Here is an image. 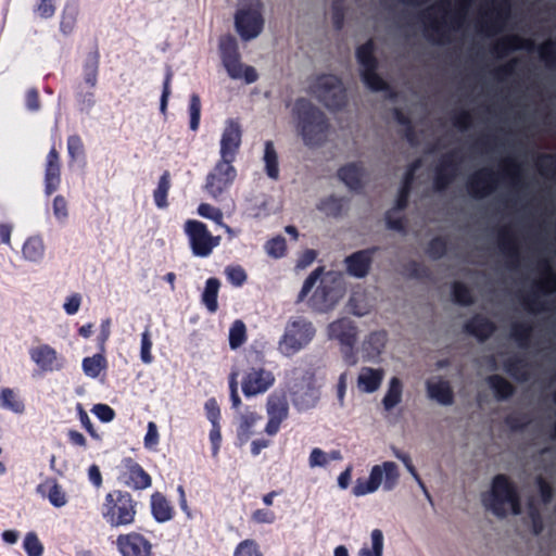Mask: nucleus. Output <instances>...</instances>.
I'll list each match as a JSON object with an SVG mask.
<instances>
[{"mask_svg": "<svg viewBox=\"0 0 556 556\" xmlns=\"http://www.w3.org/2000/svg\"><path fill=\"white\" fill-rule=\"evenodd\" d=\"M403 383L397 377H392L388 382V388L382 400V404L387 410L397 406L402 401Z\"/></svg>", "mask_w": 556, "mask_h": 556, "instance_id": "c756f323", "label": "nucleus"}, {"mask_svg": "<svg viewBox=\"0 0 556 556\" xmlns=\"http://www.w3.org/2000/svg\"><path fill=\"white\" fill-rule=\"evenodd\" d=\"M329 457L323 452L320 448H313L309 455V466L312 468L315 467H324L328 464Z\"/></svg>", "mask_w": 556, "mask_h": 556, "instance_id": "5fc2aeb1", "label": "nucleus"}, {"mask_svg": "<svg viewBox=\"0 0 556 556\" xmlns=\"http://www.w3.org/2000/svg\"><path fill=\"white\" fill-rule=\"evenodd\" d=\"M266 252L274 258H279L285 255L286 240L282 237H276L269 240L266 244Z\"/></svg>", "mask_w": 556, "mask_h": 556, "instance_id": "c03bdc74", "label": "nucleus"}, {"mask_svg": "<svg viewBox=\"0 0 556 556\" xmlns=\"http://www.w3.org/2000/svg\"><path fill=\"white\" fill-rule=\"evenodd\" d=\"M205 410L212 426L219 425L220 410L215 400H210L206 402Z\"/></svg>", "mask_w": 556, "mask_h": 556, "instance_id": "6e6d98bb", "label": "nucleus"}, {"mask_svg": "<svg viewBox=\"0 0 556 556\" xmlns=\"http://www.w3.org/2000/svg\"><path fill=\"white\" fill-rule=\"evenodd\" d=\"M1 401L2 406H4L8 409H11L14 413L20 414L24 412L23 402L16 399V396L11 390L5 389L1 391Z\"/></svg>", "mask_w": 556, "mask_h": 556, "instance_id": "79ce46f5", "label": "nucleus"}, {"mask_svg": "<svg viewBox=\"0 0 556 556\" xmlns=\"http://www.w3.org/2000/svg\"><path fill=\"white\" fill-rule=\"evenodd\" d=\"M388 342V336L384 331H371L362 340L358 352L365 362L376 363L383 354Z\"/></svg>", "mask_w": 556, "mask_h": 556, "instance_id": "a211bd4d", "label": "nucleus"}, {"mask_svg": "<svg viewBox=\"0 0 556 556\" xmlns=\"http://www.w3.org/2000/svg\"><path fill=\"white\" fill-rule=\"evenodd\" d=\"M185 229L191 251L198 257L208 256L219 244V237L212 236L206 226L201 222L188 220Z\"/></svg>", "mask_w": 556, "mask_h": 556, "instance_id": "f8f14e48", "label": "nucleus"}, {"mask_svg": "<svg viewBox=\"0 0 556 556\" xmlns=\"http://www.w3.org/2000/svg\"><path fill=\"white\" fill-rule=\"evenodd\" d=\"M220 50L224 66L231 79L241 80L247 85L253 84L258 79L256 68L240 61L237 43L233 38H224L220 41Z\"/></svg>", "mask_w": 556, "mask_h": 556, "instance_id": "6e6552de", "label": "nucleus"}, {"mask_svg": "<svg viewBox=\"0 0 556 556\" xmlns=\"http://www.w3.org/2000/svg\"><path fill=\"white\" fill-rule=\"evenodd\" d=\"M81 366L84 374L88 378L96 379L100 377V375L105 370L106 361L102 354H96L93 356L84 358Z\"/></svg>", "mask_w": 556, "mask_h": 556, "instance_id": "2f4dec72", "label": "nucleus"}, {"mask_svg": "<svg viewBox=\"0 0 556 556\" xmlns=\"http://www.w3.org/2000/svg\"><path fill=\"white\" fill-rule=\"evenodd\" d=\"M210 441L212 444V455L213 457H216L220 450V442H222V433L219 425L212 426V430L210 432Z\"/></svg>", "mask_w": 556, "mask_h": 556, "instance_id": "13d9d810", "label": "nucleus"}, {"mask_svg": "<svg viewBox=\"0 0 556 556\" xmlns=\"http://www.w3.org/2000/svg\"><path fill=\"white\" fill-rule=\"evenodd\" d=\"M242 126L238 119L227 118L219 135V156L222 161L233 162L242 143Z\"/></svg>", "mask_w": 556, "mask_h": 556, "instance_id": "4468645a", "label": "nucleus"}, {"mask_svg": "<svg viewBox=\"0 0 556 556\" xmlns=\"http://www.w3.org/2000/svg\"><path fill=\"white\" fill-rule=\"evenodd\" d=\"M453 293L455 301L460 304H468L471 301L468 289L460 283L454 286Z\"/></svg>", "mask_w": 556, "mask_h": 556, "instance_id": "bf43d9fd", "label": "nucleus"}, {"mask_svg": "<svg viewBox=\"0 0 556 556\" xmlns=\"http://www.w3.org/2000/svg\"><path fill=\"white\" fill-rule=\"evenodd\" d=\"M201 103L198 96H192L190 100V129L195 131L200 124Z\"/></svg>", "mask_w": 556, "mask_h": 556, "instance_id": "de8ad7c7", "label": "nucleus"}, {"mask_svg": "<svg viewBox=\"0 0 556 556\" xmlns=\"http://www.w3.org/2000/svg\"><path fill=\"white\" fill-rule=\"evenodd\" d=\"M102 516L112 528L131 525L136 517V506L131 496L121 491L109 493L105 496Z\"/></svg>", "mask_w": 556, "mask_h": 556, "instance_id": "39448f33", "label": "nucleus"}, {"mask_svg": "<svg viewBox=\"0 0 556 556\" xmlns=\"http://www.w3.org/2000/svg\"><path fill=\"white\" fill-rule=\"evenodd\" d=\"M63 307L68 315L77 313L80 307V296L78 294L71 295L65 301Z\"/></svg>", "mask_w": 556, "mask_h": 556, "instance_id": "680f3d73", "label": "nucleus"}, {"mask_svg": "<svg viewBox=\"0 0 556 556\" xmlns=\"http://www.w3.org/2000/svg\"><path fill=\"white\" fill-rule=\"evenodd\" d=\"M339 177L351 190H359L367 179V172L359 163H349L340 168Z\"/></svg>", "mask_w": 556, "mask_h": 556, "instance_id": "4be33fe9", "label": "nucleus"}, {"mask_svg": "<svg viewBox=\"0 0 556 556\" xmlns=\"http://www.w3.org/2000/svg\"><path fill=\"white\" fill-rule=\"evenodd\" d=\"M468 330L476 337L484 339L493 331V326L484 318H477L468 325Z\"/></svg>", "mask_w": 556, "mask_h": 556, "instance_id": "a19ab883", "label": "nucleus"}, {"mask_svg": "<svg viewBox=\"0 0 556 556\" xmlns=\"http://www.w3.org/2000/svg\"><path fill=\"white\" fill-rule=\"evenodd\" d=\"M170 79H172V73L168 72L166 74L165 81L163 85V92H162L161 103H160V109H161V112H163V113L166 111L168 98L170 94V90H169Z\"/></svg>", "mask_w": 556, "mask_h": 556, "instance_id": "052dcab7", "label": "nucleus"}, {"mask_svg": "<svg viewBox=\"0 0 556 556\" xmlns=\"http://www.w3.org/2000/svg\"><path fill=\"white\" fill-rule=\"evenodd\" d=\"M356 59L359 64V74L363 84L372 91L382 90L386 84L375 72L376 61L372 58V43L367 42L358 47L356 50Z\"/></svg>", "mask_w": 556, "mask_h": 556, "instance_id": "dca6fc26", "label": "nucleus"}, {"mask_svg": "<svg viewBox=\"0 0 556 556\" xmlns=\"http://www.w3.org/2000/svg\"><path fill=\"white\" fill-rule=\"evenodd\" d=\"M371 306L372 302L366 289L357 287L352 290L346 302V308L351 314L363 317L370 312Z\"/></svg>", "mask_w": 556, "mask_h": 556, "instance_id": "b1692460", "label": "nucleus"}, {"mask_svg": "<svg viewBox=\"0 0 556 556\" xmlns=\"http://www.w3.org/2000/svg\"><path fill=\"white\" fill-rule=\"evenodd\" d=\"M226 275L235 286H241L247 279L244 270L240 267H228L226 269Z\"/></svg>", "mask_w": 556, "mask_h": 556, "instance_id": "4d7b16f0", "label": "nucleus"}, {"mask_svg": "<svg viewBox=\"0 0 556 556\" xmlns=\"http://www.w3.org/2000/svg\"><path fill=\"white\" fill-rule=\"evenodd\" d=\"M238 376L239 371L237 369L232 370V372L229 376L230 399L233 408H239L241 404V400L238 394Z\"/></svg>", "mask_w": 556, "mask_h": 556, "instance_id": "3c124183", "label": "nucleus"}, {"mask_svg": "<svg viewBox=\"0 0 556 556\" xmlns=\"http://www.w3.org/2000/svg\"><path fill=\"white\" fill-rule=\"evenodd\" d=\"M275 375L261 366H250L243 372L242 392L245 396H256L267 392L275 383Z\"/></svg>", "mask_w": 556, "mask_h": 556, "instance_id": "2eb2a0df", "label": "nucleus"}, {"mask_svg": "<svg viewBox=\"0 0 556 556\" xmlns=\"http://www.w3.org/2000/svg\"><path fill=\"white\" fill-rule=\"evenodd\" d=\"M159 442V430L156 425L153 421L148 424V430L144 435V446L149 450H152L156 446Z\"/></svg>", "mask_w": 556, "mask_h": 556, "instance_id": "864d4df0", "label": "nucleus"}, {"mask_svg": "<svg viewBox=\"0 0 556 556\" xmlns=\"http://www.w3.org/2000/svg\"><path fill=\"white\" fill-rule=\"evenodd\" d=\"M313 324L304 318H296L289 321L285 333L279 340V352L285 356H293L309 344L315 336Z\"/></svg>", "mask_w": 556, "mask_h": 556, "instance_id": "0eeeda50", "label": "nucleus"}, {"mask_svg": "<svg viewBox=\"0 0 556 556\" xmlns=\"http://www.w3.org/2000/svg\"><path fill=\"white\" fill-rule=\"evenodd\" d=\"M151 348L152 341L150 339L149 331L146 330L141 334L140 358L147 365L152 363Z\"/></svg>", "mask_w": 556, "mask_h": 556, "instance_id": "8fccbe9b", "label": "nucleus"}, {"mask_svg": "<svg viewBox=\"0 0 556 556\" xmlns=\"http://www.w3.org/2000/svg\"><path fill=\"white\" fill-rule=\"evenodd\" d=\"M400 480L399 467L394 462H382L374 465L368 472L367 479H357L352 489L356 497L376 493L380 489L390 492L395 489Z\"/></svg>", "mask_w": 556, "mask_h": 556, "instance_id": "7ed1b4c3", "label": "nucleus"}, {"mask_svg": "<svg viewBox=\"0 0 556 556\" xmlns=\"http://www.w3.org/2000/svg\"><path fill=\"white\" fill-rule=\"evenodd\" d=\"M169 190V175L163 174L160 178L157 189L154 192V200L160 208L167 206V193Z\"/></svg>", "mask_w": 556, "mask_h": 556, "instance_id": "58836bf2", "label": "nucleus"}, {"mask_svg": "<svg viewBox=\"0 0 556 556\" xmlns=\"http://www.w3.org/2000/svg\"><path fill=\"white\" fill-rule=\"evenodd\" d=\"M409 180H410V174L407 175L404 186L401 188V190L399 191V194L396 195V199L394 202V207L387 213L386 219H387V225L390 229H393V230H402L403 229V224H402L401 218L393 219L392 216L395 215L402 208H404L406 205L407 197H408Z\"/></svg>", "mask_w": 556, "mask_h": 556, "instance_id": "bb28decb", "label": "nucleus"}, {"mask_svg": "<svg viewBox=\"0 0 556 556\" xmlns=\"http://www.w3.org/2000/svg\"><path fill=\"white\" fill-rule=\"evenodd\" d=\"M371 546L362 547L358 552V556H382L384 547L383 533L379 529H375L370 533Z\"/></svg>", "mask_w": 556, "mask_h": 556, "instance_id": "f704fd0d", "label": "nucleus"}, {"mask_svg": "<svg viewBox=\"0 0 556 556\" xmlns=\"http://www.w3.org/2000/svg\"><path fill=\"white\" fill-rule=\"evenodd\" d=\"M384 379V370L380 367L362 366L356 375L355 386L362 394L377 392Z\"/></svg>", "mask_w": 556, "mask_h": 556, "instance_id": "6ab92c4d", "label": "nucleus"}, {"mask_svg": "<svg viewBox=\"0 0 556 556\" xmlns=\"http://www.w3.org/2000/svg\"><path fill=\"white\" fill-rule=\"evenodd\" d=\"M116 546L121 556H151V542L137 532L119 534L116 538Z\"/></svg>", "mask_w": 556, "mask_h": 556, "instance_id": "f3484780", "label": "nucleus"}, {"mask_svg": "<svg viewBox=\"0 0 556 556\" xmlns=\"http://www.w3.org/2000/svg\"><path fill=\"white\" fill-rule=\"evenodd\" d=\"M316 98L328 109L342 108L346 101L345 89L341 80L334 75H323L316 79L313 87Z\"/></svg>", "mask_w": 556, "mask_h": 556, "instance_id": "9b49d317", "label": "nucleus"}, {"mask_svg": "<svg viewBox=\"0 0 556 556\" xmlns=\"http://www.w3.org/2000/svg\"><path fill=\"white\" fill-rule=\"evenodd\" d=\"M37 11L41 17L48 18L52 16L54 13L52 0H41V3L38 5Z\"/></svg>", "mask_w": 556, "mask_h": 556, "instance_id": "e2e57ef3", "label": "nucleus"}, {"mask_svg": "<svg viewBox=\"0 0 556 556\" xmlns=\"http://www.w3.org/2000/svg\"><path fill=\"white\" fill-rule=\"evenodd\" d=\"M316 287L313 295L315 307L320 312L333 309L344 295V279L339 271L315 269L304 281L300 296L308 294Z\"/></svg>", "mask_w": 556, "mask_h": 556, "instance_id": "f257e3e1", "label": "nucleus"}, {"mask_svg": "<svg viewBox=\"0 0 556 556\" xmlns=\"http://www.w3.org/2000/svg\"><path fill=\"white\" fill-rule=\"evenodd\" d=\"M88 477H89V480L97 486H101L102 484V476H101V472H100V469L98 466L96 465H92L89 467L88 469Z\"/></svg>", "mask_w": 556, "mask_h": 556, "instance_id": "774afa93", "label": "nucleus"}, {"mask_svg": "<svg viewBox=\"0 0 556 556\" xmlns=\"http://www.w3.org/2000/svg\"><path fill=\"white\" fill-rule=\"evenodd\" d=\"M37 492L55 507L61 508L67 504V496L63 488L53 479H47L37 488Z\"/></svg>", "mask_w": 556, "mask_h": 556, "instance_id": "a878e982", "label": "nucleus"}, {"mask_svg": "<svg viewBox=\"0 0 556 556\" xmlns=\"http://www.w3.org/2000/svg\"><path fill=\"white\" fill-rule=\"evenodd\" d=\"M229 345L232 350L241 346L247 339V328L241 320H236L229 330Z\"/></svg>", "mask_w": 556, "mask_h": 556, "instance_id": "4c0bfd02", "label": "nucleus"}, {"mask_svg": "<svg viewBox=\"0 0 556 556\" xmlns=\"http://www.w3.org/2000/svg\"><path fill=\"white\" fill-rule=\"evenodd\" d=\"M233 556H263V553L254 540L247 539L236 546Z\"/></svg>", "mask_w": 556, "mask_h": 556, "instance_id": "ea45409f", "label": "nucleus"}, {"mask_svg": "<svg viewBox=\"0 0 556 556\" xmlns=\"http://www.w3.org/2000/svg\"><path fill=\"white\" fill-rule=\"evenodd\" d=\"M372 257L368 251H358L345 257L344 265L350 276L362 279L369 273Z\"/></svg>", "mask_w": 556, "mask_h": 556, "instance_id": "412c9836", "label": "nucleus"}, {"mask_svg": "<svg viewBox=\"0 0 556 556\" xmlns=\"http://www.w3.org/2000/svg\"><path fill=\"white\" fill-rule=\"evenodd\" d=\"M236 176L237 172L232 163L219 160L207 174L204 189L213 199L218 200L235 181Z\"/></svg>", "mask_w": 556, "mask_h": 556, "instance_id": "ddd939ff", "label": "nucleus"}, {"mask_svg": "<svg viewBox=\"0 0 556 556\" xmlns=\"http://www.w3.org/2000/svg\"><path fill=\"white\" fill-rule=\"evenodd\" d=\"M490 386L498 397H507L513 392L511 386L501 377L490 378Z\"/></svg>", "mask_w": 556, "mask_h": 556, "instance_id": "a18cd8bd", "label": "nucleus"}, {"mask_svg": "<svg viewBox=\"0 0 556 556\" xmlns=\"http://www.w3.org/2000/svg\"><path fill=\"white\" fill-rule=\"evenodd\" d=\"M263 160L268 177L277 179L279 176L278 154L271 141L265 143Z\"/></svg>", "mask_w": 556, "mask_h": 556, "instance_id": "72a5a7b5", "label": "nucleus"}, {"mask_svg": "<svg viewBox=\"0 0 556 556\" xmlns=\"http://www.w3.org/2000/svg\"><path fill=\"white\" fill-rule=\"evenodd\" d=\"M261 417L253 412L245 410L239 416L238 437L241 442H247L257 432Z\"/></svg>", "mask_w": 556, "mask_h": 556, "instance_id": "cd10ccee", "label": "nucleus"}, {"mask_svg": "<svg viewBox=\"0 0 556 556\" xmlns=\"http://www.w3.org/2000/svg\"><path fill=\"white\" fill-rule=\"evenodd\" d=\"M274 518L275 517L273 513L264 509L256 510L253 514V519L260 523H270L274 521Z\"/></svg>", "mask_w": 556, "mask_h": 556, "instance_id": "338daca9", "label": "nucleus"}, {"mask_svg": "<svg viewBox=\"0 0 556 556\" xmlns=\"http://www.w3.org/2000/svg\"><path fill=\"white\" fill-rule=\"evenodd\" d=\"M23 255L26 260L36 262L43 255V244L38 238L28 239L23 247Z\"/></svg>", "mask_w": 556, "mask_h": 556, "instance_id": "e433bc0d", "label": "nucleus"}, {"mask_svg": "<svg viewBox=\"0 0 556 556\" xmlns=\"http://www.w3.org/2000/svg\"><path fill=\"white\" fill-rule=\"evenodd\" d=\"M261 0H241L235 17L236 29L243 40L257 38L264 28Z\"/></svg>", "mask_w": 556, "mask_h": 556, "instance_id": "423d86ee", "label": "nucleus"}, {"mask_svg": "<svg viewBox=\"0 0 556 556\" xmlns=\"http://www.w3.org/2000/svg\"><path fill=\"white\" fill-rule=\"evenodd\" d=\"M126 483L137 490H144L151 486V477L139 466L130 465L126 473Z\"/></svg>", "mask_w": 556, "mask_h": 556, "instance_id": "7c9ffc66", "label": "nucleus"}, {"mask_svg": "<svg viewBox=\"0 0 556 556\" xmlns=\"http://www.w3.org/2000/svg\"><path fill=\"white\" fill-rule=\"evenodd\" d=\"M91 412L102 422H110L115 417L114 410L106 404H96Z\"/></svg>", "mask_w": 556, "mask_h": 556, "instance_id": "09e8293b", "label": "nucleus"}, {"mask_svg": "<svg viewBox=\"0 0 556 556\" xmlns=\"http://www.w3.org/2000/svg\"><path fill=\"white\" fill-rule=\"evenodd\" d=\"M23 545L28 556H41L43 553L41 542L33 532L26 534Z\"/></svg>", "mask_w": 556, "mask_h": 556, "instance_id": "37998d69", "label": "nucleus"}, {"mask_svg": "<svg viewBox=\"0 0 556 556\" xmlns=\"http://www.w3.org/2000/svg\"><path fill=\"white\" fill-rule=\"evenodd\" d=\"M31 361L38 366L41 371H53L61 368L58 362L56 352L48 346L42 345L30 351Z\"/></svg>", "mask_w": 556, "mask_h": 556, "instance_id": "393cba45", "label": "nucleus"}, {"mask_svg": "<svg viewBox=\"0 0 556 556\" xmlns=\"http://www.w3.org/2000/svg\"><path fill=\"white\" fill-rule=\"evenodd\" d=\"M219 291V281L215 278H210L206 281L205 289L202 294V300L210 312L217 309V295Z\"/></svg>", "mask_w": 556, "mask_h": 556, "instance_id": "c9c22d12", "label": "nucleus"}, {"mask_svg": "<svg viewBox=\"0 0 556 556\" xmlns=\"http://www.w3.org/2000/svg\"><path fill=\"white\" fill-rule=\"evenodd\" d=\"M198 213L204 218L212 219L216 224H222L223 212L219 208H216L207 203H202L198 207Z\"/></svg>", "mask_w": 556, "mask_h": 556, "instance_id": "49530a36", "label": "nucleus"}, {"mask_svg": "<svg viewBox=\"0 0 556 556\" xmlns=\"http://www.w3.org/2000/svg\"><path fill=\"white\" fill-rule=\"evenodd\" d=\"M53 211H54V215L58 218H62V219L65 218L67 215L66 202L62 198L56 197L53 202Z\"/></svg>", "mask_w": 556, "mask_h": 556, "instance_id": "0e129e2a", "label": "nucleus"}, {"mask_svg": "<svg viewBox=\"0 0 556 556\" xmlns=\"http://www.w3.org/2000/svg\"><path fill=\"white\" fill-rule=\"evenodd\" d=\"M60 168L59 166H47L46 169V187L48 193L55 190L59 184Z\"/></svg>", "mask_w": 556, "mask_h": 556, "instance_id": "603ef678", "label": "nucleus"}, {"mask_svg": "<svg viewBox=\"0 0 556 556\" xmlns=\"http://www.w3.org/2000/svg\"><path fill=\"white\" fill-rule=\"evenodd\" d=\"M316 257V254L313 250H307L305 251L301 258L298 261V264H296V268H306L307 266H309L314 260Z\"/></svg>", "mask_w": 556, "mask_h": 556, "instance_id": "69168bd1", "label": "nucleus"}, {"mask_svg": "<svg viewBox=\"0 0 556 556\" xmlns=\"http://www.w3.org/2000/svg\"><path fill=\"white\" fill-rule=\"evenodd\" d=\"M288 402L283 394L274 393L267 401V414L269 420L266 426V432L270 435L275 434L281 421L288 416Z\"/></svg>", "mask_w": 556, "mask_h": 556, "instance_id": "aec40b11", "label": "nucleus"}, {"mask_svg": "<svg viewBox=\"0 0 556 556\" xmlns=\"http://www.w3.org/2000/svg\"><path fill=\"white\" fill-rule=\"evenodd\" d=\"M427 393L430 400L443 406L453 404V391L450 383L440 377L427 381Z\"/></svg>", "mask_w": 556, "mask_h": 556, "instance_id": "5701e85b", "label": "nucleus"}, {"mask_svg": "<svg viewBox=\"0 0 556 556\" xmlns=\"http://www.w3.org/2000/svg\"><path fill=\"white\" fill-rule=\"evenodd\" d=\"M290 392L294 406L300 410L314 407L319 400L315 375L311 371H299L290 386Z\"/></svg>", "mask_w": 556, "mask_h": 556, "instance_id": "1a4fd4ad", "label": "nucleus"}, {"mask_svg": "<svg viewBox=\"0 0 556 556\" xmlns=\"http://www.w3.org/2000/svg\"><path fill=\"white\" fill-rule=\"evenodd\" d=\"M325 334L328 340L337 341L346 361L355 364L352 350L357 340V327L348 317H341L329 323L325 328Z\"/></svg>", "mask_w": 556, "mask_h": 556, "instance_id": "9d476101", "label": "nucleus"}, {"mask_svg": "<svg viewBox=\"0 0 556 556\" xmlns=\"http://www.w3.org/2000/svg\"><path fill=\"white\" fill-rule=\"evenodd\" d=\"M151 509L157 522H165L172 518V509L167 501L159 493L151 496Z\"/></svg>", "mask_w": 556, "mask_h": 556, "instance_id": "473e14b6", "label": "nucleus"}, {"mask_svg": "<svg viewBox=\"0 0 556 556\" xmlns=\"http://www.w3.org/2000/svg\"><path fill=\"white\" fill-rule=\"evenodd\" d=\"M293 118L298 134L306 146H317L327 134V123L323 113L309 101L300 99L293 108Z\"/></svg>", "mask_w": 556, "mask_h": 556, "instance_id": "f03ea898", "label": "nucleus"}, {"mask_svg": "<svg viewBox=\"0 0 556 556\" xmlns=\"http://www.w3.org/2000/svg\"><path fill=\"white\" fill-rule=\"evenodd\" d=\"M483 503L500 517L520 514L518 497L504 476L493 479L491 491L484 495Z\"/></svg>", "mask_w": 556, "mask_h": 556, "instance_id": "20e7f679", "label": "nucleus"}, {"mask_svg": "<svg viewBox=\"0 0 556 556\" xmlns=\"http://www.w3.org/2000/svg\"><path fill=\"white\" fill-rule=\"evenodd\" d=\"M345 201L334 194H328L320 199L316 205L317 210L328 217H339L345 211Z\"/></svg>", "mask_w": 556, "mask_h": 556, "instance_id": "c85d7f7f", "label": "nucleus"}]
</instances>
